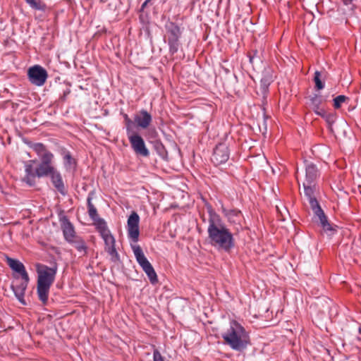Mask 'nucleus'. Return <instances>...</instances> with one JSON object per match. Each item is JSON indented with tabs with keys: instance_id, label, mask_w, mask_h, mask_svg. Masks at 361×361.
<instances>
[{
	"instance_id": "obj_1",
	"label": "nucleus",
	"mask_w": 361,
	"mask_h": 361,
	"mask_svg": "<svg viewBox=\"0 0 361 361\" xmlns=\"http://www.w3.org/2000/svg\"><path fill=\"white\" fill-rule=\"evenodd\" d=\"M207 212L209 214L207 234L209 243L218 250L230 253L235 246L233 233L211 206L207 207Z\"/></svg>"
},
{
	"instance_id": "obj_2",
	"label": "nucleus",
	"mask_w": 361,
	"mask_h": 361,
	"mask_svg": "<svg viewBox=\"0 0 361 361\" xmlns=\"http://www.w3.org/2000/svg\"><path fill=\"white\" fill-rule=\"evenodd\" d=\"M224 342L232 350L242 352L250 344V336L245 328L237 321L231 320L229 327L222 333Z\"/></svg>"
},
{
	"instance_id": "obj_3",
	"label": "nucleus",
	"mask_w": 361,
	"mask_h": 361,
	"mask_svg": "<svg viewBox=\"0 0 361 361\" xmlns=\"http://www.w3.org/2000/svg\"><path fill=\"white\" fill-rule=\"evenodd\" d=\"M37 293L39 300L44 304H47L49 289L54 281L56 270L47 266H42L37 269Z\"/></svg>"
},
{
	"instance_id": "obj_4",
	"label": "nucleus",
	"mask_w": 361,
	"mask_h": 361,
	"mask_svg": "<svg viewBox=\"0 0 361 361\" xmlns=\"http://www.w3.org/2000/svg\"><path fill=\"white\" fill-rule=\"evenodd\" d=\"M305 178L302 183L304 193L308 201L312 198H316L314 192L317 190V180L319 177L320 173L315 164L312 161L305 160Z\"/></svg>"
},
{
	"instance_id": "obj_5",
	"label": "nucleus",
	"mask_w": 361,
	"mask_h": 361,
	"mask_svg": "<svg viewBox=\"0 0 361 361\" xmlns=\"http://www.w3.org/2000/svg\"><path fill=\"white\" fill-rule=\"evenodd\" d=\"M126 131L131 147L135 154L145 157H148L149 152L143 138L140 135L133 133L128 126L126 128Z\"/></svg>"
},
{
	"instance_id": "obj_6",
	"label": "nucleus",
	"mask_w": 361,
	"mask_h": 361,
	"mask_svg": "<svg viewBox=\"0 0 361 361\" xmlns=\"http://www.w3.org/2000/svg\"><path fill=\"white\" fill-rule=\"evenodd\" d=\"M29 81L37 86H42L47 81L48 74L47 71L39 65H35L27 70Z\"/></svg>"
},
{
	"instance_id": "obj_7",
	"label": "nucleus",
	"mask_w": 361,
	"mask_h": 361,
	"mask_svg": "<svg viewBox=\"0 0 361 361\" xmlns=\"http://www.w3.org/2000/svg\"><path fill=\"white\" fill-rule=\"evenodd\" d=\"M140 216L135 212H133L128 218L127 221V231L128 237L134 243H136L139 240L140 230H139Z\"/></svg>"
},
{
	"instance_id": "obj_8",
	"label": "nucleus",
	"mask_w": 361,
	"mask_h": 361,
	"mask_svg": "<svg viewBox=\"0 0 361 361\" xmlns=\"http://www.w3.org/2000/svg\"><path fill=\"white\" fill-rule=\"evenodd\" d=\"M92 226L102 237L111 233L106 221L102 218L98 214L97 209L92 204Z\"/></svg>"
},
{
	"instance_id": "obj_9",
	"label": "nucleus",
	"mask_w": 361,
	"mask_h": 361,
	"mask_svg": "<svg viewBox=\"0 0 361 361\" xmlns=\"http://www.w3.org/2000/svg\"><path fill=\"white\" fill-rule=\"evenodd\" d=\"M104 243V250L111 257V260L117 262L120 260L119 255L116 248V239L111 233L101 237Z\"/></svg>"
},
{
	"instance_id": "obj_10",
	"label": "nucleus",
	"mask_w": 361,
	"mask_h": 361,
	"mask_svg": "<svg viewBox=\"0 0 361 361\" xmlns=\"http://www.w3.org/2000/svg\"><path fill=\"white\" fill-rule=\"evenodd\" d=\"M228 147L225 143H219L216 146L212 157V161L215 165H220L226 163L229 159Z\"/></svg>"
},
{
	"instance_id": "obj_11",
	"label": "nucleus",
	"mask_w": 361,
	"mask_h": 361,
	"mask_svg": "<svg viewBox=\"0 0 361 361\" xmlns=\"http://www.w3.org/2000/svg\"><path fill=\"white\" fill-rule=\"evenodd\" d=\"M311 209H312L315 216L319 220L320 224L324 231H332V226L329 224L324 211L321 208L318 201L316 198H312L309 201Z\"/></svg>"
},
{
	"instance_id": "obj_12",
	"label": "nucleus",
	"mask_w": 361,
	"mask_h": 361,
	"mask_svg": "<svg viewBox=\"0 0 361 361\" xmlns=\"http://www.w3.org/2000/svg\"><path fill=\"white\" fill-rule=\"evenodd\" d=\"M274 80V76L273 70L269 67L264 68L262 73L259 87L260 94L264 99L267 97L269 87Z\"/></svg>"
},
{
	"instance_id": "obj_13",
	"label": "nucleus",
	"mask_w": 361,
	"mask_h": 361,
	"mask_svg": "<svg viewBox=\"0 0 361 361\" xmlns=\"http://www.w3.org/2000/svg\"><path fill=\"white\" fill-rule=\"evenodd\" d=\"M31 147L36 152L41 162L54 164V155L47 149L44 145L42 143H35Z\"/></svg>"
},
{
	"instance_id": "obj_14",
	"label": "nucleus",
	"mask_w": 361,
	"mask_h": 361,
	"mask_svg": "<svg viewBox=\"0 0 361 361\" xmlns=\"http://www.w3.org/2000/svg\"><path fill=\"white\" fill-rule=\"evenodd\" d=\"M131 248L133 250V254L135 257L137 263L139 264V265L141 267L144 271H145V270H147L148 269L152 267L151 263L145 257L140 245L136 244H131Z\"/></svg>"
},
{
	"instance_id": "obj_15",
	"label": "nucleus",
	"mask_w": 361,
	"mask_h": 361,
	"mask_svg": "<svg viewBox=\"0 0 361 361\" xmlns=\"http://www.w3.org/2000/svg\"><path fill=\"white\" fill-rule=\"evenodd\" d=\"M221 212L231 224H240L242 218V212L238 209H226L224 206L221 207Z\"/></svg>"
},
{
	"instance_id": "obj_16",
	"label": "nucleus",
	"mask_w": 361,
	"mask_h": 361,
	"mask_svg": "<svg viewBox=\"0 0 361 361\" xmlns=\"http://www.w3.org/2000/svg\"><path fill=\"white\" fill-rule=\"evenodd\" d=\"M6 262L13 271L18 273L21 276L23 280L26 281H29V276L25 270V266L21 262L16 259L7 257Z\"/></svg>"
},
{
	"instance_id": "obj_17",
	"label": "nucleus",
	"mask_w": 361,
	"mask_h": 361,
	"mask_svg": "<svg viewBox=\"0 0 361 361\" xmlns=\"http://www.w3.org/2000/svg\"><path fill=\"white\" fill-rule=\"evenodd\" d=\"M33 163H35V161L30 160L27 161L25 165V175L23 178V181H25L29 185H33L35 183V178L37 177V168L35 170H34L32 165Z\"/></svg>"
},
{
	"instance_id": "obj_18",
	"label": "nucleus",
	"mask_w": 361,
	"mask_h": 361,
	"mask_svg": "<svg viewBox=\"0 0 361 361\" xmlns=\"http://www.w3.org/2000/svg\"><path fill=\"white\" fill-rule=\"evenodd\" d=\"M134 119L139 127L145 129L150 125L152 117L146 110L142 109L135 115Z\"/></svg>"
},
{
	"instance_id": "obj_19",
	"label": "nucleus",
	"mask_w": 361,
	"mask_h": 361,
	"mask_svg": "<svg viewBox=\"0 0 361 361\" xmlns=\"http://www.w3.org/2000/svg\"><path fill=\"white\" fill-rule=\"evenodd\" d=\"M61 221V228L65 238L68 241L73 240L75 236V231L73 225L66 216L62 217Z\"/></svg>"
},
{
	"instance_id": "obj_20",
	"label": "nucleus",
	"mask_w": 361,
	"mask_h": 361,
	"mask_svg": "<svg viewBox=\"0 0 361 361\" xmlns=\"http://www.w3.org/2000/svg\"><path fill=\"white\" fill-rule=\"evenodd\" d=\"M164 27L166 31L167 37H181L182 31L180 27L174 22L168 20Z\"/></svg>"
},
{
	"instance_id": "obj_21",
	"label": "nucleus",
	"mask_w": 361,
	"mask_h": 361,
	"mask_svg": "<svg viewBox=\"0 0 361 361\" xmlns=\"http://www.w3.org/2000/svg\"><path fill=\"white\" fill-rule=\"evenodd\" d=\"M29 281H24L20 283L18 285H12L11 288L14 292L15 295L18 298V300L23 304H25L24 295L25 291L27 288V283Z\"/></svg>"
},
{
	"instance_id": "obj_22",
	"label": "nucleus",
	"mask_w": 361,
	"mask_h": 361,
	"mask_svg": "<svg viewBox=\"0 0 361 361\" xmlns=\"http://www.w3.org/2000/svg\"><path fill=\"white\" fill-rule=\"evenodd\" d=\"M56 169L54 164H45L40 161L37 167V175L38 178L45 177L54 172Z\"/></svg>"
},
{
	"instance_id": "obj_23",
	"label": "nucleus",
	"mask_w": 361,
	"mask_h": 361,
	"mask_svg": "<svg viewBox=\"0 0 361 361\" xmlns=\"http://www.w3.org/2000/svg\"><path fill=\"white\" fill-rule=\"evenodd\" d=\"M48 176L50 177L54 186L57 189V190L61 193L63 194L64 184L61 173L58 171V170L56 169L54 172L51 173Z\"/></svg>"
},
{
	"instance_id": "obj_24",
	"label": "nucleus",
	"mask_w": 361,
	"mask_h": 361,
	"mask_svg": "<svg viewBox=\"0 0 361 361\" xmlns=\"http://www.w3.org/2000/svg\"><path fill=\"white\" fill-rule=\"evenodd\" d=\"M180 37H167L169 53L171 55L175 54L178 51L180 46Z\"/></svg>"
},
{
	"instance_id": "obj_25",
	"label": "nucleus",
	"mask_w": 361,
	"mask_h": 361,
	"mask_svg": "<svg viewBox=\"0 0 361 361\" xmlns=\"http://www.w3.org/2000/svg\"><path fill=\"white\" fill-rule=\"evenodd\" d=\"M310 101H311V104L312 105V106L314 108V112L317 115L322 116L324 111L319 110V106L322 104L321 97L318 94H314V96L311 97Z\"/></svg>"
},
{
	"instance_id": "obj_26",
	"label": "nucleus",
	"mask_w": 361,
	"mask_h": 361,
	"mask_svg": "<svg viewBox=\"0 0 361 361\" xmlns=\"http://www.w3.org/2000/svg\"><path fill=\"white\" fill-rule=\"evenodd\" d=\"M324 78L321 72L317 71L314 73L313 80L315 83V88L321 90L324 88V82H323Z\"/></svg>"
},
{
	"instance_id": "obj_27",
	"label": "nucleus",
	"mask_w": 361,
	"mask_h": 361,
	"mask_svg": "<svg viewBox=\"0 0 361 361\" xmlns=\"http://www.w3.org/2000/svg\"><path fill=\"white\" fill-rule=\"evenodd\" d=\"M145 273L147 274L152 284H155L158 282L157 275L153 267L148 269L147 270H145Z\"/></svg>"
},
{
	"instance_id": "obj_28",
	"label": "nucleus",
	"mask_w": 361,
	"mask_h": 361,
	"mask_svg": "<svg viewBox=\"0 0 361 361\" xmlns=\"http://www.w3.org/2000/svg\"><path fill=\"white\" fill-rule=\"evenodd\" d=\"M63 160L66 167L71 169L75 166V160L71 157V154L68 152H65L63 154Z\"/></svg>"
},
{
	"instance_id": "obj_29",
	"label": "nucleus",
	"mask_w": 361,
	"mask_h": 361,
	"mask_svg": "<svg viewBox=\"0 0 361 361\" xmlns=\"http://www.w3.org/2000/svg\"><path fill=\"white\" fill-rule=\"evenodd\" d=\"M348 99L345 95H338L334 99V106L336 109L341 106V104Z\"/></svg>"
},
{
	"instance_id": "obj_30",
	"label": "nucleus",
	"mask_w": 361,
	"mask_h": 361,
	"mask_svg": "<svg viewBox=\"0 0 361 361\" xmlns=\"http://www.w3.org/2000/svg\"><path fill=\"white\" fill-rule=\"evenodd\" d=\"M25 1L33 8L37 10H41L43 6L41 4L39 0H25Z\"/></svg>"
},
{
	"instance_id": "obj_31",
	"label": "nucleus",
	"mask_w": 361,
	"mask_h": 361,
	"mask_svg": "<svg viewBox=\"0 0 361 361\" xmlns=\"http://www.w3.org/2000/svg\"><path fill=\"white\" fill-rule=\"evenodd\" d=\"M153 361H164V359L157 349L153 351Z\"/></svg>"
},
{
	"instance_id": "obj_32",
	"label": "nucleus",
	"mask_w": 361,
	"mask_h": 361,
	"mask_svg": "<svg viewBox=\"0 0 361 361\" xmlns=\"http://www.w3.org/2000/svg\"><path fill=\"white\" fill-rule=\"evenodd\" d=\"M101 3H106L109 7H115L118 0H98Z\"/></svg>"
},
{
	"instance_id": "obj_33",
	"label": "nucleus",
	"mask_w": 361,
	"mask_h": 361,
	"mask_svg": "<svg viewBox=\"0 0 361 361\" xmlns=\"http://www.w3.org/2000/svg\"><path fill=\"white\" fill-rule=\"evenodd\" d=\"M87 213L90 215V194H89L87 197Z\"/></svg>"
},
{
	"instance_id": "obj_34",
	"label": "nucleus",
	"mask_w": 361,
	"mask_h": 361,
	"mask_svg": "<svg viewBox=\"0 0 361 361\" xmlns=\"http://www.w3.org/2000/svg\"><path fill=\"white\" fill-rule=\"evenodd\" d=\"M257 51H255V54L253 56H251V55L249 56V61L250 63H253L254 59H255V56H257Z\"/></svg>"
},
{
	"instance_id": "obj_35",
	"label": "nucleus",
	"mask_w": 361,
	"mask_h": 361,
	"mask_svg": "<svg viewBox=\"0 0 361 361\" xmlns=\"http://www.w3.org/2000/svg\"><path fill=\"white\" fill-rule=\"evenodd\" d=\"M149 3L145 0L141 6V11H143Z\"/></svg>"
},
{
	"instance_id": "obj_36",
	"label": "nucleus",
	"mask_w": 361,
	"mask_h": 361,
	"mask_svg": "<svg viewBox=\"0 0 361 361\" xmlns=\"http://www.w3.org/2000/svg\"><path fill=\"white\" fill-rule=\"evenodd\" d=\"M124 118H125V120H126V123H127L128 124H130V123H132L131 120L128 118V115H127V114H126V115L124 116Z\"/></svg>"
},
{
	"instance_id": "obj_37",
	"label": "nucleus",
	"mask_w": 361,
	"mask_h": 361,
	"mask_svg": "<svg viewBox=\"0 0 361 361\" xmlns=\"http://www.w3.org/2000/svg\"><path fill=\"white\" fill-rule=\"evenodd\" d=\"M351 2H352V0H343V4L345 5H349L351 4Z\"/></svg>"
},
{
	"instance_id": "obj_38",
	"label": "nucleus",
	"mask_w": 361,
	"mask_h": 361,
	"mask_svg": "<svg viewBox=\"0 0 361 361\" xmlns=\"http://www.w3.org/2000/svg\"><path fill=\"white\" fill-rule=\"evenodd\" d=\"M147 2L149 3L152 0H146Z\"/></svg>"
}]
</instances>
